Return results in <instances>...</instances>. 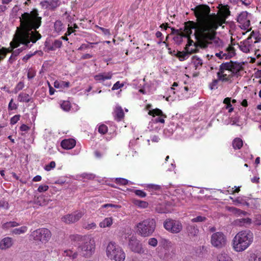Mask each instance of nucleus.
<instances>
[{"label": "nucleus", "mask_w": 261, "mask_h": 261, "mask_svg": "<svg viewBox=\"0 0 261 261\" xmlns=\"http://www.w3.org/2000/svg\"><path fill=\"white\" fill-rule=\"evenodd\" d=\"M217 13L211 14L210 7L204 4L199 5L192 10L194 11L196 21L189 20L186 22L189 31L194 29V35L199 43L207 40H213L217 34L216 30L219 27L223 28V24L230 15L228 6L219 5Z\"/></svg>", "instance_id": "f257e3e1"}, {"label": "nucleus", "mask_w": 261, "mask_h": 261, "mask_svg": "<svg viewBox=\"0 0 261 261\" xmlns=\"http://www.w3.org/2000/svg\"><path fill=\"white\" fill-rule=\"evenodd\" d=\"M38 11L34 9L30 13H24L20 18L21 29L17 28L13 41L10 43L12 49L19 46L20 43L28 46L31 41L33 43L41 38L38 32L32 31L39 28L41 24V17Z\"/></svg>", "instance_id": "f03ea898"}, {"label": "nucleus", "mask_w": 261, "mask_h": 261, "mask_svg": "<svg viewBox=\"0 0 261 261\" xmlns=\"http://www.w3.org/2000/svg\"><path fill=\"white\" fill-rule=\"evenodd\" d=\"M253 234L250 230L239 232L233 240L234 249L237 252H242L246 249L253 242Z\"/></svg>", "instance_id": "7ed1b4c3"}, {"label": "nucleus", "mask_w": 261, "mask_h": 261, "mask_svg": "<svg viewBox=\"0 0 261 261\" xmlns=\"http://www.w3.org/2000/svg\"><path fill=\"white\" fill-rule=\"evenodd\" d=\"M136 227L138 235L144 238L149 237L155 229V220L153 218H147L138 223Z\"/></svg>", "instance_id": "20e7f679"}, {"label": "nucleus", "mask_w": 261, "mask_h": 261, "mask_svg": "<svg viewBox=\"0 0 261 261\" xmlns=\"http://www.w3.org/2000/svg\"><path fill=\"white\" fill-rule=\"evenodd\" d=\"M95 246L94 241L90 237H85L77 247V252L83 257H90L94 252Z\"/></svg>", "instance_id": "39448f33"}, {"label": "nucleus", "mask_w": 261, "mask_h": 261, "mask_svg": "<svg viewBox=\"0 0 261 261\" xmlns=\"http://www.w3.org/2000/svg\"><path fill=\"white\" fill-rule=\"evenodd\" d=\"M107 255L111 259L115 261H124L125 254L122 250L115 243L110 242L107 248Z\"/></svg>", "instance_id": "423d86ee"}, {"label": "nucleus", "mask_w": 261, "mask_h": 261, "mask_svg": "<svg viewBox=\"0 0 261 261\" xmlns=\"http://www.w3.org/2000/svg\"><path fill=\"white\" fill-rule=\"evenodd\" d=\"M163 225L165 229L172 233L180 232L183 228L180 221L172 219H167L164 222Z\"/></svg>", "instance_id": "0eeeda50"}, {"label": "nucleus", "mask_w": 261, "mask_h": 261, "mask_svg": "<svg viewBox=\"0 0 261 261\" xmlns=\"http://www.w3.org/2000/svg\"><path fill=\"white\" fill-rule=\"evenodd\" d=\"M226 241V237L222 232H217L211 236V243L213 247L217 248L224 247Z\"/></svg>", "instance_id": "6e6552de"}, {"label": "nucleus", "mask_w": 261, "mask_h": 261, "mask_svg": "<svg viewBox=\"0 0 261 261\" xmlns=\"http://www.w3.org/2000/svg\"><path fill=\"white\" fill-rule=\"evenodd\" d=\"M31 236L34 240L36 241H39L45 243L47 242L51 237V233L48 229L40 228L32 232Z\"/></svg>", "instance_id": "1a4fd4ad"}, {"label": "nucleus", "mask_w": 261, "mask_h": 261, "mask_svg": "<svg viewBox=\"0 0 261 261\" xmlns=\"http://www.w3.org/2000/svg\"><path fill=\"white\" fill-rule=\"evenodd\" d=\"M84 215L81 211H76L70 214H67L62 218L63 222L67 224L74 223L78 221Z\"/></svg>", "instance_id": "9d476101"}, {"label": "nucleus", "mask_w": 261, "mask_h": 261, "mask_svg": "<svg viewBox=\"0 0 261 261\" xmlns=\"http://www.w3.org/2000/svg\"><path fill=\"white\" fill-rule=\"evenodd\" d=\"M128 246L130 250L133 252L138 253H144L142 244L135 237H132L129 239Z\"/></svg>", "instance_id": "9b49d317"}, {"label": "nucleus", "mask_w": 261, "mask_h": 261, "mask_svg": "<svg viewBox=\"0 0 261 261\" xmlns=\"http://www.w3.org/2000/svg\"><path fill=\"white\" fill-rule=\"evenodd\" d=\"M248 13L242 12L237 18V21L242 25V29L247 30L250 26V20L247 19Z\"/></svg>", "instance_id": "f8f14e48"}, {"label": "nucleus", "mask_w": 261, "mask_h": 261, "mask_svg": "<svg viewBox=\"0 0 261 261\" xmlns=\"http://www.w3.org/2000/svg\"><path fill=\"white\" fill-rule=\"evenodd\" d=\"M184 32H181L179 34H177L176 36L174 37L173 40L177 44H180L182 42V38L186 37V36H188L189 35H191L192 34V30L190 29L191 31H189V30H187V25L186 22L184 23Z\"/></svg>", "instance_id": "ddd939ff"}, {"label": "nucleus", "mask_w": 261, "mask_h": 261, "mask_svg": "<svg viewBox=\"0 0 261 261\" xmlns=\"http://www.w3.org/2000/svg\"><path fill=\"white\" fill-rule=\"evenodd\" d=\"M191 35L188 36H186L188 38V43L185 47V50L187 51H190V54L195 53L198 51L197 47L199 46L196 43H194L192 40L191 39Z\"/></svg>", "instance_id": "4468645a"}, {"label": "nucleus", "mask_w": 261, "mask_h": 261, "mask_svg": "<svg viewBox=\"0 0 261 261\" xmlns=\"http://www.w3.org/2000/svg\"><path fill=\"white\" fill-rule=\"evenodd\" d=\"M231 66L232 67L231 68L230 70L231 74L233 75V76H238L240 75V72L243 69L242 64L240 63L232 62Z\"/></svg>", "instance_id": "2eb2a0df"}, {"label": "nucleus", "mask_w": 261, "mask_h": 261, "mask_svg": "<svg viewBox=\"0 0 261 261\" xmlns=\"http://www.w3.org/2000/svg\"><path fill=\"white\" fill-rule=\"evenodd\" d=\"M49 200L47 196L40 195L34 199L33 203L39 206H45L48 204Z\"/></svg>", "instance_id": "dca6fc26"}, {"label": "nucleus", "mask_w": 261, "mask_h": 261, "mask_svg": "<svg viewBox=\"0 0 261 261\" xmlns=\"http://www.w3.org/2000/svg\"><path fill=\"white\" fill-rule=\"evenodd\" d=\"M76 144V141L73 139L63 140L61 143V146L65 149L73 148Z\"/></svg>", "instance_id": "f3484780"}, {"label": "nucleus", "mask_w": 261, "mask_h": 261, "mask_svg": "<svg viewBox=\"0 0 261 261\" xmlns=\"http://www.w3.org/2000/svg\"><path fill=\"white\" fill-rule=\"evenodd\" d=\"M251 39V37H248L245 40L240 42L239 44H238L240 49L245 53H248L250 51V44H249V40Z\"/></svg>", "instance_id": "a211bd4d"}, {"label": "nucleus", "mask_w": 261, "mask_h": 261, "mask_svg": "<svg viewBox=\"0 0 261 261\" xmlns=\"http://www.w3.org/2000/svg\"><path fill=\"white\" fill-rule=\"evenodd\" d=\"M13 244L12 239L11 238L7 237L3 239L0 242V248L1 249H6L10 248Z\"/></svg>", "instance_id": "6ab92c4d"}, {"label": "nucleus", "mask_w": 261, "mask_h": 261, "mask_svg": "<svg viewBox=\"0 0 261 261\" xmlns=\"http://www.w3.org/2000/svg\"><path fill=\"white\" fill-rule=\"evenodd\" d=\"M249 261H261V252L255 250L249 253Z\"/></svg>", "instance_id": "aec40b11"}, {"label": "nucleus", "mask_w": 261, "mask_h": 261, "mask_svg": "<svg viewBox=\"0 0 261 261\" xmlns=\"http://www.w3.org/2000/svg\"><path fill=\"white\" fill-rule=\"evenodd\" d=\"M115 119L120 121L124 117V112L122 108L120 106L116 107L114 111Z\"/></svg>", "instance_id": "412c9836"}, {"label": "nucleus", "mask_w": 261, "mask_h": 261, "mask_svg": "<svg viewBox=\"0 0 261 261\" xmlns=\"http://www.w3.org/2000/svg\"><path fill=\"white\" fill-rule=\"evenodd\" d=\"M187 230L188 235L191 237L196 236L199 232V230L197 226L189 224L187 226Z\"/></svg>", "instance_id": "4be33fe9"}, {"label": "nucleus", "mask_w": 261, "mask_h": 261, "mask_svg": "<svg viewBox=\"0 0 261 261\" xmlns=\"http://www.w3.org/2000/svg\"><path fill=\"white\" fill-rule=\"evenodd\" d=\"M112 75V74L111 72H104L96 75L94 76V79L96 81H105L106 80L111 79Z\"/></svg>", "instance_id": "5701e85b"}, {"label": "nucleus", "mask_w": 261, "mask_h": 261, "mask_svg": "<svg viewBox=\"0 0 261 261\" xmlns=\"http://www.w3.org/2000/svg\"><path fill=\"white\" fill-rule=\"evenodd\" d=\"M25 48V47H22L13 51L12 50V49H10V50H11V52H12V55L9 59V62L10 63H12L14 61L16 60L17 56Z\"/></svg>", "instance_id": "b1692460"}, {"label": "nucleus", "mask_w": 261, "mask_h": 261, "mask_svg": "<svg viewBox=\"0 0 261 261\" xmlns=\"http://www.w3.org/2000/svg\"><path fill=\"white\" fill-rule=\"evenodd\" d=\"M232 61L229 62L223 63L220 66L219 70L221 72H224L225 70H229L230 71L231 68L232 67Z\"/></svg>", "instance_id": "393cba45"}, {"label": "nucleus", "mask_w": 261, "mask_h": 261, "mask_svg": "<svg viewBox=\"0 0 261 261\" xmlns=\"http://www.w3.org/2000/svg\"><path fill=\"white\" fill-rule=\"evenodd\" d=\"M236 223L240 226H247L250 225L252 223V220L250 218H242L237 220Z\"/></svg>", "instance_id": "a878e982"}, {"label": "nucleus", "mask_w": 261, "mask_h": 261, "mask_svg": "<svg viewBox=\"0 0 261 261\" xmlns=\"http://www.w3.org/2000/svg\"><path fill=\"white\" fill-rule=\"evenodd\" d=\"M19 225V224L15 221H10L4 223L2 225V228L4 229H9L11 227H16Z\"/></svg>", "instance_id": "bb28decb"}, {"label": "nucleus", "mask_w": 261, "mask_h": 261, "mask_svg": "<svg viewBox=\"0 0 261 261\" xmlns=\"http://www.w3.org/2000/svg\"><path fill=\"white\" fill-rule=\"evenodd\" d=\"M243 146V141L239 138H235L232 142V146L235 149H240Z\"/></svg>", "instance_id": "cd10ccee"}, {"label": "nucleus", "mask_w": 261, "mask_h": 261, "mask_svg": "<svg viewBox=\"0 0 261 261\" xmlns=\"http://www.w3.org/2000/svg\"><path fill=\"white\" fill-rule=\"evenodd\" d=\"M61 4L60 0H49V10L55 11Z\"/></svg>", "instance_id": "c85d7f7f"}, {"label": "nucleus", "mask_w": 261, "mask_h": 261, "mask_svg": "<svg viewBox=\"0 0 261 261\" xmlns=\"http://www.w3.org/2000/svg\"><path fill=\"white\" fill-rule=\"evenodd\" d=\"M228 54H223V56H225V59H229L234 56L236 55L235 49L231 46H229L227 48Z\"/></svg>", "instance_id": "c756f323"}, {"label": "nucleus", "mask_w": 261, "mask_h": 261, "mask_svg": "<svg viewBox=\"0 0 261 261\" xmlns=\"http://www.w3.org/2000/svg\"><path fill=\"white\" fill-rule=\"evenodd\" d=\"M192 62L194 64L196 69L201 67L203 64L202 60L196 56H194L192 57Z\"/></svg>", "instance_id": "7c9ffc66"}, {"label": "nucleus", "mask_w": 261, "mask_h": 261, "mask_svg": "<svg viewBox=\"0 0 261 261\" xmlns=\"http://www.w3.org/2000/svg\"><path fill=\"white\" fill-rule=\"evenodd\" d=\"M189 54H190V51L182 52L178 51L175 55L179 58L180 61H184L188 58Z\"/></svg>", "instance_id": "2f4dec72"}, {"label": "nucleus", "mask_w": 261, "mask_h": 261, "mask_svg": "<svg viewBox=\"0 0 261 261\" xmlns=\"http://www.w3.org/2000/svg\"><path fill=\"white\" fill-rule=\"evenodd\" d=\"M112 224V219L111 218H107L100 223L99 226L101 228H105L110 226Z\"/></svg>", "instance_id": "473e14b6"}, {"label": "nucleus", "mask_w": 261, "mask_h": 261, "mask_svg": "<svg viewBox=\"0 0 261 261\" xmlns=\"http://www.w3.org/2000/svg\"><path fill=\"white\" fill-rule=\"evenodd\" d=\"M85 237H87V236H81L79 234H73L71 235L70 236V238L71 241H73L74 242H79L78 245L80 243H82L83 242L84 238H85Z\"/></svg>", "instance_id": "72a5a7b5"}, {"label": "nucleus", "mask_w": 261, "mask_h": 261, "mask_svg": "<svg viewBox=\"0 0 261 261\" xmlns=\"http://www.w3.org/2000/svg\"><path fill=\"white\" fill-rule=\"evenodd\" d=\"M148 114L150 115H152L153 116H161L164 118L166 117V115L163 114L162 111L159 109H153L152 110H150L149 111Z\"/></svg>", "instance_id": "f704fd0d"}, {"label": "nucleus", "mask_w": 261, "mask_h": 261, "mask_svg": "<svg viewBox=\"0 0 261 261\" xmlns=\"http://www.w3.org/2000/svg\"><path fill=\"white\" fill-rule=\"evenodd\" d=\"M18 100L20 101L29 102L30 101V98H29V95L27 93H21L18 96Z\"/></svg>", "instance_id": "c9c22d12"}, {"label": "nucleus", "mask_w": 261, "mask_h": 261, "mask_svg": "<svg viewBox=\"0 0 261 261\" xmlns=\"http://www.w3.org/2000/svg\"><path fill=\"white\" fill-rule=\"evenodd\" d=\"M27 231V227L23 226L18 228H15L11 231L13 234H20L24 233Z\"/></svg>", "instance_id": "e433bc0d"}, {"label": "nucleus", "mask_w": 261, "mask_h": 261, "mask_svg": "<svg viewBox=\"0 0 261 261\" xmlns=\"http://www.w3.org/2000/svg\"><path fill=\"white\" fill-rule=\"evenodd\" d=\"M218 261H232L231 258L226 253H221L218 257Z\"/></svg>", "instance_id": "4c0bfd02"}, {"label": "nucleus", "mask_w": 261, "mask_h": 261, "mask_svg": "<svg viewBox=\"0 0 261 261\" xmlns=\"http://www.w3.org/2000/svg\"><path fill=\"white\" fill-rule=\"evenodd\" d=\"M55 30L57 32H60L63 29V23L60 20H57L54 24Z\"/></svg>", "instance_id": "58836bf2"}, {"label": "nucleus", "mask_w": 261, "mask_h": 261, "mask_svg": "<svg viewBox=\"0 0 261 261\" xmlns=\"http://www.w3.org/2000/svg\"><path fill=\"white\" fill-rule=\"evenodd\" d=\"M11 50L4 47L0 48V61L3 59L6 56L7 54L10 53Z\"/></svg>", "instance_id": "ea45409f"}, {"label": "nucleus", "mask_w": 261, "mask_h": 261, "mask_svg": "<svg viewBox=\"0 0 261 261\" xmlns=\"http://www.w3.org/2000/svg\"><path fill=\"white\" fill-rule=\"evenodd\" d=\"M61 107L65 111H68L71 108L70 103L68 101H64L61 104Z\"/></svg>", "instance_id": "a19ab883"}, {"label": "nucleus", "mask_w": 261, "mask_h": 261, "mask_svg": "<svg viewBox=\"0 0 261 261\" xmlns=\"http://www.w3.org/2000/svg\"><path fill=\"white\" fill-rule=\"evenodd\" d=\"M79 253L77 252H75L74 253H72V251L69 250H65L64 251V255L66 256H72V258H75L77 257V254Z\"/></svg>", "instance_id": "79ce46f5"}, {"label": "nucleus", "mask_w": 261, "mask_h": 261, "mask_svg": "<svg viewBox=\"0 0 261 261\" xmlns=\"http://www.w3.org/2000/svg\"><path fill=\"white\" fill-rule=\"evenodd\" d=\"M121 206L120 205L114 204L112 203H108L103 204L101 206V208H120Z\"/></svg>", "instance_id": "37998d69"}, {"label": "nucleus", "mask_w": 261, "mask_h": 261, "mask_svg": "<svg viewBox=\"0 0 261 261\" xmlns=\"http://www.w3.org/2000/svg\"><path fill=\"white\" fill-rule=\"evenodd\" d=\"M116 183L121 185H126L128 183V180L125 178H117L115 179Z\"/></svg>", "instance_id": "c03bdc74"}, {"label": "nucleus", "mask_w": 261, "mask_h": 261, "mask_svg": "<svg viewBox=\"0 0 261 261\" xmlns=\"http://www.w3.org/2000/svg\"><path fill=\"white\" fill-rule=\"evenodd\" d=\"M205 220H206V218L205 217L199 216L196 217V218H193L191 220V221L194 223L200 222L205 221Z\"/></svg>", "instance_id": "a18cd8bd"}, {"label": "nucleus", "mask_w": 261, "mask_h": 261, "mask_svg": "<svg viewBox=\"0 0 261 261\" xmlns=\"http://www.w3.org/2000/svg\"><path fill=\"white\" fill-rule=\"evenodd\" d=\"M108 131V127L105 124H101L99 126L98 132L101 134H105Z\"/></svg>", "instance_id": "49530a36"}, {"label": "nucleus", "mask_w": 261, "mask_h": 261, "mask_svg": "<svg viewBox=\"0 0 261 261\" xmlns=\"http://www.w3.org/2000/svg\"><path fill=\"white\" fill-rule=\"evenodd\" d=\"M19 115H16L11 118L10 120V123L12 125L16 123L20 119Z\"/></svg>", "instance_id": "de8ad7c7"}, {"label": "nucleus", "mask_w": 261, "mask_h": 261, "mask_svg": "<svg viewBox=\"0 0 261 261\" xmlns=\"http://www.w3.org/2000/svg\"><path fill=\"white\" fill-rule=\"evenodd\" d=\"M148 244L151 246L155 247L158 245V241L154 238H150L148 241Z\"/></svg>", "instance_id": "09e8293b"}, {"label": "nucleus", "mask_w": 261, "mask_h": 261, "mask_svg": "<svg viewBox=\"0 0 261 261\" xmlns=\"http://www.w3.org/2000/svg\"><path fill=\"white\" fill-rule=\"evenodd\" d=\"M229 210L230 212H231L232 213H233L236 215H237L239 216L241 215V212L240 209H239V208H237L236 207H230Z\"/></svg>", "instance_id": "8fccbe9b"}, {"label": "nucleus", "mask_w": 261, "mask_h": 261, "mask_svg": "<svg viewBox=\"0 0 261 261\" xmlns=\"http://www.w3.org/2000/svg\"><path fill=\"white\" fill-rule=\"evenodd\" d=\"M81 177L83 178H86L87 179H91L94 178L95 176L93 174L84 173L81 175Z\"/></svg>", "instance_id": "3c124183"}, {"label": "nucleus", "mask_w": 261, "mask_h": 261, "mask_svg": "<svg viewBox=\"0 0 261 261\" xmlns=\"http://www.w3.org/2000/svg\"><path fill=\"white\" fill-rule=\"evenodd\" d=\"M56 163L54 161H51L48 165H47L45 167V169L46 171H49L51 169L55 167Z\"/></svg>", "instance_id": "603ef678"}, {"label": "nucleus", "mask_w": 261, "mask_h": 261, "mask_svg": "<svg viewBox=\"0 0 261 261\" xmlns=\"http://www.w3.org/2000/svg\"><path fill=\"white\" fill-rule=\"evenodd\" d=\"M49 0H44L40 2V5L45 9H49Z\"/></svg>", "instance_id": "864d4df0"}, {"label": "nucleus", "mask_w": 261, "mask_h": 261, "mask_svg": "<svg viewBox=\"0 0 261 261\" xmlns=\"http://www.w3.org/2000/svg\"><path fill=\"white\" fill-rule=\"evenodd\" d=\"M135 193L140 197H144L146 196V194L143 191L140 190H136L135 191Z\"/></svg>", "instance_id": "5fc2aeb1"}, {"label": "nucleus", "mask_w": 261, "mask_h": 261, "mask_svg": "<svg viewBox=\"0 0 261 261\" xmlns=\"http://www.w3.org/2000/svg\"><path fill=\"white\" fill-rule=\"evenodd\" d=\"M123 86V84H120L119 81L117 82L113 86L112 90H117L121 87H122Z\"/></svg>", "instance_id": "6e6d98bb"}, {"label": "nucleus", "mask_w": 261, "mask_h": 261, "mask_svg": "<svg viewBox=\"0 0 261 261\" xmlns=\"http://www.w3.org/2000/svg\"><path fill=\"white\" fill-rule=\"evenodd\" d=\"M62 42L61 41L59 40H55L53 45L55 47V49L58 48H60L62 46Z\"/></svg>", "instance_id": "4d7b16f0"}, {"label": "nucleus", "mask_w": 261, "mask_h": 261, "mask_svg": "<svg viewBox=\"0 0 261 261\" xmlns=\"http://www.w3.org/2000/svg\"><path fill=\"white\" fill-rule=\"evenodd\" d=\"M48 189V186L47 185H41L38 188V191L39 192H43L46 191Z\"/></svg>", "instance_id": "13d9d810"}, {"label": "nucleus", "mask_w": 261, "mask_h": 261, "mask_svg": "<svg viewBox=\"0 0 261 261\" xmlns=\"http://www.w3.org/2000/svg\"><path fill=\"white\" fill-rule=\"evenodd\" d=\"M232 77H233V75L230 74L226 77L221 78L222 77H219V80L222 82H228L231 80Z\"/></svg>", "instance_id": "bf43d9fd"}, {"label": "nucleus", "mask_w": 261, "mask_h": 261, "mask_svg": "<svg viewBox=\"0 0 261 261\" xmlns=\"http://www.w3.org/2000/svg\"><path fill=\"white\" fill-rule=\"evenodd\" d=\"M9 204L8 202L5 201L4 200L0 201V207H4L6 208H8Z\"/></svg>", "instance_id": "052dcab7"}, {"label": "nucleus", "mask_w": 261, "mask_h": 261, "mask_svg": "<svg viewBox=\"0 0 261 261\" xmlns=\"http://www.w3.org/2000/svg\"><path fill=\"white\" fill-rule=\"evenodd\" d=\"M214 43L217 46H221L223 45V41L219 38L215 39Z\"/></svg>", "instance_id": "680f3d73"}, {"label": "nucleus", "mask_w": 261, "mask_h": 261, "mask_svg": "<svg viewBox=\"0 0 261 261\" xmlns=\"http://www.w3.org/2000/svg\"><path fill=\"white\" fill-rule=\"evenodd\" d=\"M9 109L11 110L16 109V105L13 103V99H11L9 103Z\"/></svg>", "instance_id": "e2e57ef3"}, {"label": "nucleus", "mask_w": 261, "mask_h": 261, "mask_svg": "<svg viewBox=\"0 0 261 261\" xmlns=\"http://www.w3.org/2000/svg\"><path fill=\"white\" fill-rule=\"evenodd\" d=\"M219 79L218 80H214L213 82L211 83L210 86H211V89H215L216 86H217V85L218 84V81H219Z\"/></svg>", "instance_id": "0e129e2a"}, {"label": "nucleus", "mask_w": 261, "mask_h": 261, "mask_svg": "<svg viewBox=\"0 0 261 261\" xmlns=\"http://www.w3.org/2000/svg\"><path fill=\"white\" fill-rule=\"evenodd\" d=\"M171 31H172V32H171V34H176V35L177 34H179L181 32V30L182 29H180V30H176L173 28H171Z\"/></svg>", "instance_id": "69168bd1"}, {"label": "nucleus", "mask_w": 261, "mask_h": 261, "mask_svg": "<svg viewBox=\"0 0 261 261\" xmlns=\"http://www.w3.org/2000/svg\"><path fill=\"white\" fill-rule=\"evenodd\" d=\"M96 224L94 223H91L85 226V228L87 229H90L95 228Z\"/></svg>", "instance_id": "338daca9"}, {"label": "nucleus", "mask_w": 261, "mask_h": 261, "mask_svg": "<svg viewBox=\"0 0 261 261\" xmlns=\"http://www.w3.org/2000/svg\"><path fill=\"white\" fill-rule=\"evenodd\" d=\"M29 129H30V127L24 124L21 125V126L20 127V130L22 131V132H27Z\"/></svg>", "instance_id": "774afa93"}]
</instances>
